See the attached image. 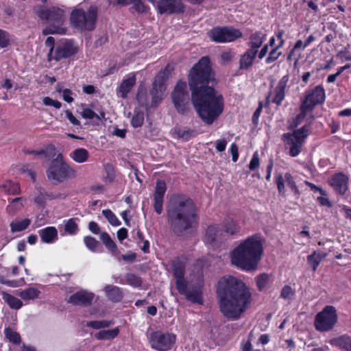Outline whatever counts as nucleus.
Segmentation results:
<instances>
[{"label":"nucleus","mask_w":351,"mask_h":351,"mask_svg":"<svg viewBox=\"0 0 351 351\" xmlns=\"http://www.w3.org/2000/svg\"><path fill=\"white\" fill-rule=\"evenodd\" d=\"M294 295V292L290 286H285L280 293V296L284 299H290Z\"/></svg>","instance_id":"e2e57ef3"},{"label":"nucleus","mask_w":351,"mask_h":351,"mask_svg":"<svg viewBox=\"0 0 351 351\" xmlns=\"http://www.w3.org/2000/svg\"><path fill=\"white\" fill-rule=\"evenodd\" d=\"M326 256V253L321 252H314L312 254L307 256V262L312 267L313 271H315L320 262Z\"/></svg>","instance_id":"f704fd0d"},{"label":"nucleus","mask_w":351,"mask_h":351,"mask_svg":"<svg viewBox=\"0 0 351 351\" xmlns=\"http://www.w3.org/2000/svg\"><path fill=\"white\" fill-rule=\"evenodd\" d=\"M234 56L235 53L232 50H228L221 53V58L223 64H227L232 61Z\"/></svg>","instance_id":"052dcab7"},{"label":"nucleus","mask_w":351,"mask_h":351,"mask_svg":"<svg viewBox=\"0 0 351 351\" xmlns=\"http://www.w3.org/2000/svg\"><path fill=\"white\" fill-rule=\"evenodd\" d=\"M260 162L258 158V154L257 152H254L253 156L250 160L249 168L250 170L253 171L259 167Z\"/></svg>","instance_id":"0e129e2a"},{"label":"nucleus","mask_w":351,"mask_h":351,"mask_svg":"<svg viewBox=\"0 0 351 351\" xmlns=\"http://www.w3.org/2000/svg\"><path fill=\"white\" fill-rule=\"evenodd\" d=\"M157 10L160 14H180L184 12L182 0H158Z\"/></svg>","instance_id":"4468645a"},{"label":"nucleus","mask_w":351,"mask_h":351,"mask_svg":"<svg viewBox=\"0 0 351 351\" xmlns=\"http://www.w3.org/2000/svg\"><path fill=\"white\" fill-rule=\"evenodd\" d=\"M136 82V75L134 73L129 74L126 78H125L119 88H131L134 86Z\"/></svg>","instance_id":"603ef678"},{"label":"nucleus","mask_w":351,"mask_h":351,"mask_svg":"<svg viewBox=\"0 0 351 351\" xmlns=\"http://www.w3.org/2000/svg\"><path fill=\"white\" fill-rule=\"evenodd\" d=\"M255 49H247L240 58L239 69L246 70L251 67L257 55Z\"/></svg>","instance_id":"b1692460"},{"label":"nucleus","mask_w":351,"mask_h":351,"mask_svg":"<svg viewBox=\"0 0 351 351\" xmlns=\"http://www.w3.org/2000/svg\"><path fill=\"white\" fill-rule=\"evenodd\" d=\"M317 202L319 203L321 206L331 207L332 204L329 201L328 198L326 197V193H325V195H322L317 197Z\"/></svg>","instance_id":"774afa93"},{"label":"nucleus","mask_w":351,"mask_h":351,"mask_svg":"<svg viewBox=\"0 0 351 351\" xmlns=\"http://www.w3.org/2000/svg\"><path fill=\"white\" fill-rule=\"evenodd\" d=\"M69 156L75 162L83 163L88 160L90 154L86 149L77 148L71 152Z\"/></svg>","instance_id":"cd10ccee"},{"label":"nucleus","mask_w":351,"mask_h":351,"mask_svg":"<svg viewBox=\"0 0 351 351\" xmlns=\"http://www.w3.org/2000/svg\"><path fill=\"white\" fill-rule=\"evenodd\" d=\"M45 45L48 47H49V60H51V58H52L54 50H55V39L53 37L49 36L45 40Z\"/></svg>","instance_id":"bf43d9fd"},{"label":"nucleus","mask_w":351,"mask_h":351,"mask_svg":"<svg viewBox=\"0 0 351 351\" xmlns=\"http://www.w3.org/2000/svg\"><path fill=\"white\" fill-rule=\"evenodd\" d=\"M133 8L139 13H145L148 10V8L142 2L141 0H134L132 2Z\"/></svg>","instance_id":"4d7b16f0"},{"label":"nucleus","mask_w":351,"mask_h":351,"mask_svg":"<svg viewBox=\"0 0 351 351\" xmlns=\"http://www.w3.org/2000/svg\"><path fill=\"white\" fill-rule=\"evenodd\" d=\"M10 44V36L9 34L0 29V47L1 48L6 47Z\"/></svg>","instance_id":"6e6d98bb"},{"label":"nucleus","mask_w":351,"mask_h":351,"mask_svg":"<svg viewBox=\"0 0 351 351\" xmlns=\"http://www.w3.org/2000/svg\"><path fill=\"white\" fill-rule=\"evenodd\" d=\"M33 153L36 155H43L48 159L53 158L47 170V178L53 184L61 183L76 176V170L64 160L62 154L57 153L53 145H49L45 149L33 152Z\"/></svg>","instance_id":"39448f33"},{"label":"nucleus","mask_w":351,"mask_h":351,"mask_svg":"<svg viewBox=\"0 0 351 351\" xmlns=\"http://www.w3.org/2000/svg\"><path fill=\"white\" fill-rule=\"evenodd\" d=\"M324 89H312L308 93L304 100L302 101L303 108H308L311 110L325 99Z\"/></svg>","instance_id":"6ab92c4d"},{"label":"nucleus","mask_w":351,"mask_h":351,"mask_svg":"<svg viewBox=\"0 0 351 351\" xmlns=\"http://www.w3.org/2000/svg\"><path fill=\"white\" fill-rule=\"evenodd\" d=\"M285 182L288 186H289L291 191L298 196L300 195V191L296 186L292 176L289 173H286L285 175Z\"/></svg>","instance_id":"8fccbe9b"},{"label":"nucleus","mask_w":351,"mask_h":351,"mask_svg":"<svg viewBox=\"0 0 351 351\" xmlns=\"http://www.w3.org/2000/svg\"><path fill=\"white\" fill-rule=\"evenodd\" d=\"M176 336L173 333L156 331L150 334L149 342L151 347L158 351H169L173 348Z\"/></svg>","instance_id":"9d476101"},{"label":"nucleus","mask_w":351,"mask_h":351,"mask_svg":"<svg viewBox=\"0 0 351 351\" xmlns=\"http://www.w3.org/2000/svg\"><path fill=\"white\" fill-rule=\"evenodd\" d=\"M43 103L45 106H53L56 109L61 108V103L57 100H53L49 97H45L43 99Z\"/></svg>","instance_id":"680f3d73"},{"label":"nucleus","mask_w":351,"mask_h":351,"mask_svg":"<svg viewBox=\"0 0 351 351\" xmlns=\"http://www.w3.org/2000/svg\"><path fill=\"white\" fill-rule=\"evenodd\" d=\"M126 280L128 284L134 287L141 286L142 282L141 279L133 274H128L126 276Z\"/></svg>","instance_id":"5fc2aeb1"},{"label":"nucleus","mask_w":351,"mask_h":351,"mask_svg":"<svg viewBox=\"0 0 351 351\" xmlns=\"http://www.w3.org/2000/svg\"><path fill=\"white\" fill-rule=\"evenodd\" d=\"M38 234L43 243L52 244L58 239V230L54 226H48L38 231Z\"/></svg>","instance_id":"4be33fe9"},{"label":"nucleus","mask_w":351,"mask_h":351,"mask_svg":"<svg viewBox=\"0 0 351 351\" xmlns=\"http://www.w3.org/2000/svg\"><path fill=\"white\" fill-rule=\"evenodd\" d=\"M348 177L343 173L334 175L330 180V185L340 194H344L348 189Z\"/></svg>","instance_id":"412c9836"},{"label":"nucleus","mask_w":351,"mask_h":351,"mask_svg":"<svg viewBox=\"0 0 351 351\" xmlns=\"http://www.w3.org/2000/svg\"><path fill=\"white\" fill-rule=\"evenodd\" d=\"M106 296L112 301L118 302L123 298L121 289L114 285H106L104 287Z\"/></svg>","instance_id":"bb28decb"},{"label":"nucleus","mask_w":351,"mask_h":351,"mask_svg":"<svg viewBox=\"0 0 351 351\" xmlns=\"http://www.w3.org/2000/svg\"><path fill=\"white\" fill-rule=\"evenodd\" d=\"M338 320L335 308L332 306H325L315 317L314 326L319 332L330 330Z\"/></svg>","instance_id":"1a4fd4ad"},{"label":"nucleus","mask_w":351,"mask_h":351,"mask_svg":"<svg viewBox=\"0 0 351 351\" xmlns=\"http://www.w3.org/2000/svg\"><path fill=\"white\" fill-rule=\"evenodd\" d=\"M167 191L166 182L163 180H158L155 186V191L153 195L154 208L158 214L162 212L164 196Z\"/></svg>","instance_id":"f3484780"},{"label":"nucleus","mask_w":351,"mask_h":351,"mask_svg":"<svg viewBox=\"0 0 351 351\" xmlns=\"http://www.w3.org/2000/svg\"><path fill=\"white\" fill-rule=\"evenodd\" d=\"M144 122V113L141 111H135L131 120V124L134 128H140Z\"/></svg>","instance_id":"49530a36"},{"label":"nucleus","mask_w":351,"mask_h":351,"mask_svg":"<svg viewBox=\"0 0 351 351\" xmlns=\"http://www.w3.org/2000/svg\"><path fill=\"white\" fill-rule=\"evenodd\" d=\"M217 294L221 313L231 320L239 319L252 300V293L247 285L232 276H225L219 280Z\"/></svg>","instance_id":"f257e3e1"},{"label":"nucleus","mask_w":351,"mask_h":351,"mask_svg":"<svg viewBox=\"0 0 351 351\" xmlns=\"http://www.w3.org/2000/svg\"><path fill=\"white\" fill-rule=\"evenodd\" d=\"M80 113L83 118L87 119H93L96 118L97 120L101 121L105 117V114L104 112L99 115L96 114L93 110L88 108L86 105L82 106V111Z\"/></svg>","instance_id":"ea45409f"},{"label":"nucleus","mask_w":351,"mask_h":351,"mask_svg":"<svg viewBox=\"0 0 351 351\" xmlns=\"http://www.w3.org/2000/svg\"><path fill=\"white\" fill-rule=\"evenodd\" d=\"M171 97L177 111L180 113L186 112L189 107V95L185 89H174Z\"/></svg>","instance_id":"dca6fc26"},{"label":"nucleus","mask_w":351,"mask_h":351,"mask_svg":"<svg viewBox=\"0 0 351 351\" xmlns=\"http://www.w3.org/2000/svg\"><path fill=\"white\" fill-rule=\"evenodd\" d=\"M311 111L308 108H303V105L300 106V113L295 118V124H299L306 117V112Z\"/></svg>","instance_id":"69168bd1"},{"label":"nucleus","mask_w":351,"mask_h":351,"mask_svg":"<svg viewBox=\"0 0 351 351\" xmlns=\"http://www.w3.org/2000/svg\"><path fill=\"white\" fill-rule=\"evenodd\" d=\"M261 237L256 234L247 238L230 254L232 265L238 268L250 271L256 268L263 254Z\"/></svg>","instance_id":"20e7f679"},{"label":"nucleus","mask_w":351,"mask_h":351,"mask_svg":"<svg viewBox=\"0 0 351 351\" xmlns=\"http://www.w3.org/2000/svg\"><path fill=\"white\" fill-rule=\"evenodd\" d=\"M95 298V294L86 289H82L72 294L68 302L76 306H90Z\"/></svg>","instance_id":"a211bd4d"},{"label":"nucleus","mask_w":351,"mask_h":351,"mask_svg":"<svg viewBox=\"0 0 351 351\" xmlns=\"http://www.w3.org/2000/svg\"><path fill=\"white\" fill-rule=\"evenodd\" d=\"M112 322L107 320L91 321L86 323V326L95 329H100L109 327Z\"/></svg>","instance_id":"de8ad7c7"},{"label":"nucleus","mask_w":351,"mask_h":351,"mask_svg":"<svg viewBox=\"0 0 351 351\" xmlns=\"http://www.w3.org/2000/svg\"><path fill=\"white\" fill-rule=\"evenodd\" d=\"M213 82L209 58L202 57L190 70L189 88H213Z\"/></svg>","instance_id":"423d86ee"},{"label":"nucleus","mask_w":351,"mask_h":351,"mask_svg":"<svg viewBox=\"0 0 351 351\" xmlns=\"http://www.w3.org/2000/svg\"><path fill=\"white\" fill-rule=\"evenodd\" d=\"M308 134V129L304 126L293 133H286L283 135V139L289 145V155L292 157L297 156L301 152V148L304 139Z\"/></svg>","instance_id":"9b49d317"},{"label":"nucleus","mask_w":351,"mask_h":351,"mask_svg":"<svg viewBox=\"0 0 351 351\" xmlns=\"http://www.w3.org/2000/svg\"><path fill=\"white\" fill-rule=\"evenodd\" d=\"M221 230L224 233L228 235H234L239 232V226L238 223L232 219L228 218L226 219L222 224H221Z\"/></svg>","instance_id":"a878e982"},{"label":"nucleus","mask_w":351,"mask_h":351,"mask_svg":"<svg viewBox=\"0 0 351 351\" xmlns=\"http://www.w3.org/2000/svg\"><path fill=\"white\" fill-rule=\"evenodd\" d=\"M256 285L259 290L266 289L271 283V277L269 274H262L256 278Z\"/></svg>","instance_id":"a19ab883"},{"label":"nucleus","mask_w":351,"mask_h":351,"mask_svg":"<svg viewBox=\"0 0 351 351\" xmlns=\"http://www.w3.org/2000/svg\"><path fill=\"white\" fill-rule=\"evenodd\" d=\"M31 220L29 219H18L12 221L10 223V229L12 232H21L25 230L30 224Z\"/></svg>","instance_id":"c9c22d12"},{"label":"nucleus","mask_w":351,"mask_h":351,"mask_svg":"<svg viewBox=\"0 0 351 351\" xmlns=\"http://www.w3.org/2000/svg\"><path fill=\"white\" fill-rule=\"evenodd\" d=\"M265 38L266 34L261 31L252 34L248 42V46L250 47L249 49H255V51L258 52V49L262 46Z\"/></svg>","instance_id":"393cba45"},{"label":"nucleus","mask_w":351,"mask_h":351,"mask_svg":"<svg viewBox=\"0 0 351 351\" xmlns=\"http://www.w3.org/2000/svg\"><path fill=\"white\" fill-rule=\"evenodd\" d=\"M77 52V47L73 40H62L57 44L51 60L58 61L63 58H68L75 55Z\"/></svg>","instance_id":"ddd939ff"},{"label":"nucleus","mask_w":351,"mask_h":351,"mask_svg":"<svg viewBox=\"0 0 351 351\" xmlns=\"http://www.w3.org/2000/svg\"><path fill=\"white\" fill-rule=\"evenodd\" d=\"M163 97L162 89H150L147 94V89H140L136 95L137 99L142 106H147L149 99H152L151 107H155Z\"/></svg>","instance_id":"2eb2a0df"},{"label":"nucleus","mask_w":351,"mask_h":351,"mask_svg":"<svg viewBox=\"0 0 351 351\" xmlns=\"http://www.w3.org/2000/svg\"><path fill=\"white\" fill-rule=\"evenodd\" d=\"M84 242L86 247L91 252H97V247L99 246V243L95 238L92 237H85L84 238Z\"/></svg>","instance_id":"09e8293b"},{"label":"nucleus","mask_w":351,"mask_h":351,"mask_svg":"<svg viewBox=\"0 0 351 351\" xmlns=\"http://www.w3.org/2000/svg\"><path fill=\"white\" fill-rule=\"evenodd\" d=\"M331 343L346 351H351V337L344 335L332 340Z\"/></svg>","instance_id":"473e14b6"},{"label":"nucleus","mask_w":351,"mask_h":351,"mask_svg":"<svg viewBox=\"0 0 351 351\" xmlns=\"http://www.w3.org/2000/svg\"><path fill=\"white\" fill-rule=\"evenodd\" d=\"M209 38L216 43L232 42L241 37V32L230 27H217L208 32Z\"/></svg>","instance_id":"f8f14e48"},{"label":"nucleus","mask_w":351,"mask_h":351,"mask_svg":"<svg viewBox=\"0 0 351 351\" xmlns=\"http://www.w3.org/2000/svg\"><path fill=\"white\" fill-rule=\"evenodd\" d=\"M280 48H277V47H274L271 51L269 53L267 58L265 59V62L267 64H270L276 60L282 55V52L279 51Z\"/></svg>","instance_id":"3c124183"},{"label":"nucleus","mask_w":351,"mask_h":351,"mask_svg":"<svg viewBox=\"0 0 351 351\" xmlns=\"http://www.w3.org/2000/svg\"><path fill=\"white\" fill-rule=\"evenodd\" d=\"M102 213L112 226H119V225H121V221L119 220L117 216L112 212L111 210H103Z\"/></svg>","instance_id":"a18cd8bd"},{"label":"nucleus","mask_w":351,"mask_h":351,"mask_svg":"<svg viewBox=\"0 0 351 351\" xmlns=\"http://www.w3.org/2000/svg\"><path fill=\"white\" fill-rule=\"evenodd\" d=\"M23 197L14 198L11 203L7 206V212L13 215L20 211L23 207Z\"/></svg>","instance_id":"58836bf2"},{"label":"nucleus","mask_w":351,"mask_h":351,"mask_svg":"<svg viewBox=\"0 0 351 351\" xmlns=\"http://www.w3.org/2000/svg\"><path fill=\"white\" fill-rule=\"evenodd\" d=\"M191 101L206 123L212 124L223 110V97L215 89H192Z\"/></svg>","instance_id":"7ed1b4c3"},{"label":"nucleus","mask_w":351,"mask_h":351,"mask_svg":"<svg viewBox=\"0 0 351 351\" xmlns=\"http://www.w3.org/2000/svg\"><path fill=\"white\" fill-rule=\"evenodd\" d=\"M176 287L180 294L184 295L189 289L186 282L184 278L176 279Z\"/></svg>","instance_id":"13d9d810"},{"label":"nucleus","mask_w":351,"mask_h":351,"mask_svg":"<svg viewBox=\"0 0 351 351\" xmlns=\"http://www.w3.org/2000/svg\"><path fill=\"white\" fill-rule=\"evenodd\" d=\"M64 230L71 235L77 234L78 231V226L75 221V219L71 218L65 221Z\"/></svg>","instance_id":"79ce46f5"},{"label":"nucleus","mask_w":351,"mask_h":351,"mask_svg":"<svg viewBox=\"0 0 351 351\" xmlns=\"http://www.w3.org/2000/svg\"><path fill=\"white\" fill-rule=\"evenodd\" d=\"M97 8L90 6L86 13L82 9L74 10L71 14V23L73 27L80 30H93L95 27Z\"/></svg>","instance_id":"6e6552de"},{"label":"nucleus","mask_w":351,"mask_h":351,"mask_svg":"<svg viewBox=\"0 0 351 351\" xmlns=\"http://www.w3.org/2000/svg\"><path fill=\"white\" fill-rule=\"evenodd\" d=\"M285 95L284 89H271L267 96V101L272 102L279 106L284 99Z\"/></svg>","instance_id":"2f4dec72"},{"label":"nucleus","mask_w":351,"mask_h":351,"mask_svg":"<svg viewBox=\"0 0 351 351\" xmlns=\"http://www.w3.org/2000/svg\"><path fill=\"white\" fill-rule=\"evenodd\" d=\"M167 221L171 230L177 235H183L196 223L195 204L184 195L171 196L167 207Z\"/></svg>","instance_id":"f03ea898"},{"label":"nucleus","mask_w":351,"mask_h":351,"mask_svg":"<svg viewBox=\"0 0 351 351\" xmlns=\"http://www.w3.org/2000/svg\"><path fill=\"white\" fill-rule=\"evenodd\" d=\"M2 298L5 303L10 306V308L15 310H19L23 306L22 301L7 292H2Z\"/></svg>","instance_id":"7c9ffc66"},{"label":"nucleus","mask_w":351,"mask_h":351,"mask_svg":"<svg viewBox=\"0 0 351 351\" xmlns=\"http://www.w3.org/2000/svg\"><path fill=\"white\" fill-rule=\"evenodd\" d=\"M0 192L8 195H15L20 192V187L16 183L6 180L0 184Z\"/></svg>","instance_id":"c85d7f7f"},{"label":"nucleus","mask_w":351,"mask_h":351,"mask_svg":"<svg viewBox=\"0 0 351 351\" xmlns=\"http://www.w3.org/2000/svg\"><path fill=\"white\" fill-rule=\"evenodd\" d=\"M100 239L109 250L114 251L117 249L115 243L107 232H101L100 234Z\"/></svg>","instance_id":"c03bdc74"},{"label":"nucleus","mask_w":351,"mask_h":351,"mask_svg":"<svg viewBox=\"0 0 351 351\" xmlns=\"http://www.w3.org/2000/svg\"><path fill=\"white\" fill-rule=\"evenodd\" d=\"M173 66L168 64L163 70L160 71L156 76L153 82V88H162L166 86V82L171 75Z\"/></svg>","instance_id":"5701e85b"},{"label":"nucleus","mask_w":351,"mask_h":351,"mask_svg":"<svg viewBox=\"0 0 351 351\" xmlns=\"http://www.w3.org/2000/svg\"><path fill=\"white\" fill-rule=\"evenodd\" d=\"M9 268L0 265V283L10 287H16L19 286L15 280H8L6 278L9 276Z\"/></svg>","instance_id":"4c0bfd02"},{"label":"nucleus","mask_w":351,"mask_h":351,"mask_svg":"<svg viewBox=\"0 0 351 351\" xmlns=\"http://www.w3.org/2000/svg\"><path fill=\"white\" fill-rule=\"evenodd\" d=\"M225 239V235L218 225H211L208 227L204 236V241L206 243L213 244L219 242Z\"/></svg>","instance_id":"aec40b11"},{"label":"nucleus","mask_w":351,"mask_h":351,"mask_svg":"<svg viewBox=\"0 0 351 351\" xmlns=\"http://www.w3.org/2000/svg\"><path fill=\"white\" fill-rule=\"evenodd\" d=\"M6 338L12 343L19 344L21 342L20 335L10 328H6L4 330Z\"/></svg>","instance_id":"37998d69"},{"label":"nucleus","mask_w":351,"mask_h":351,"mask_svg":"<svg viewBox=\"0 0 351 351\" xmlns=\"http://www.w3.org/2000/svg\"><path fill=\"white\" fill-rule=\"evenodd\" d=\"M119 333V328H114L111 330H100L95 334V337L99 340H109L116 337Z\"/></svg>","instance_id":"e433bc0d"},{"label":"nucleus","mask_w":351,"mask_h":351,"mask_svg":"<svg viewBox=\"0 0 351 351\" xmlns=\"http://www.w3.org/2000/svg\"><path fill=\"white\" fill-rule=\"evenodd\" d=\"M184 295L190 301L200 303L202 302V291L200 286L189 288Z\"/></svg>","instance_id":"72a5a7b5"},{"label":"nucleus","mask_w":351,"mask_h":351,"mask_svg":"<svg viewBox=\"0 0 351 351\" xmlns=\"http://www.w3.org/2000/svg\"><path fill=\"white\" fill-rule=\"evenodd\" d=\"M40 294V291L35 287H29L17 291V295L25 301L38 298Z\"/></svg>","instance_id":"c756f323"},{"label":"nucleus","mask_w":351,"mask_h":351,"mask_svg":"<svg viewBox=\"0 0 351 351\" xmlns=\"http://www.w3.org/2000/svg\"><path fill=\"white\" fill-rule=\"evenodd\" d=\"M227 141L224 139H218L215 141V148L219 152H223L226 149Z\"/></svg>","instance_id":"338daca9"},{"label":"nucleus","mask_w":351,"mask_h":351,"mask_svg":"<svg viewBox=\"0 0 351 351\" xmlns=\"http://www.w3.org/2000/svg\"><path fill=\"white\" fill-rule=\"evenodd\" d=\"M38 16L48 21V26L43 30L44 35L64 34L66 28L63 26L64 23V12L63 9L53 7L45 9L41 8L38 12Z\"/></svg>","instance_id":"0eeeda50"},{"label":"nucleus","mask_w":351,"mask_h":351,"mask_svg":"<svg viewBox=\"0 0 351 351\" xmlns=\"http://www.w3.org/2000/svg\"><path fill=\"white\" fill-rule=\"evenodd\" d=\"M173 273L176 279L184 278V265L180 263H173Z\"/></svg>","instance_id":"864d4df0"}]
</instances>
